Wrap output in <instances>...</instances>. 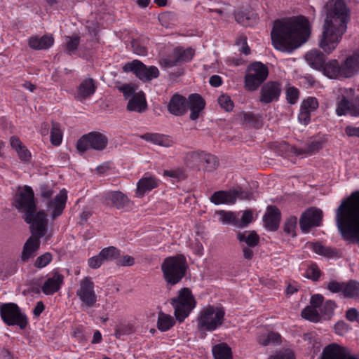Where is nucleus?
Masks as SVG:
<instances>
[{
	"label": "nucleus",
	"instance_id": "nucleus-25",
	"mask_svg": "<svg viewBox=\"0 0 359 359\" xmlns=\"http://www.w3.org/2000/svg\"><path fill=\"white\" fill-rule=\"evenodd\" d=\"M40 238L37 236H31L26 241L21 254V260L23 263L27 262L29 259L35 257L40 248Z\"/></svg>",
	"mask_w": 359,
	"mask_h": 359
},
{
	"label": "nucleus",
	"instance_id": "nucleus-1",
	"mask_svg": "<svg viewBox=\"0 0 359 359\" xmlns=\"http://www.w3.org/2000/svg\"><path fill=\"white\" fill-rule=\"evenodd\" d=\"M310 23L302 15L276 20L271 31L273 47L281 52L292 53L309 39Z\"/></svg>",
	"mask_w": 359,
	"mask_h": 359
},
{
	"label": "nucleus",
	"instance_id": "nucleus-46",
	"mask_svg": "<svg viewBox=\"0 0 359 359\" xmlns=\"http://www.w3.org/2000/svg\"><path fill=\"white\" fill-rule=\"evenodd\" d=\"M302 317L304 319L313 323H317L320 320V314L316 309L310 306H306L302 311Z\"/></svg>",
	"mask_w": 359,
	"mask_h": 359
},
{
	"label": "nucleus",
	"instance_id": "nucleus-56",
	"mask_svg": "<svg viewBox=\"0 0 359 359\" xmlns=\"http://www.w3.org/2000/svg\"><path fill=\"white\" fill-rule=\"evenodd\" d=\"M306 277L314 281L318 280L321 276V271L316 264H311L306 270Z\"/></svg>",
	"mask_w": 359,
	"mask_h": 359
},
{
	"label": "nucleus",
	"instance_id": "nucleus-63",
	"mask_svg": "<svg viewBox=\"0 0 359 359\" xmlns=\"http://www.w3.org/2000/svg\"><path fill=\"white\" fill-rule=\"evenodd\" d=\"M349 330V325L344 321H339L334 325L335 333L338 335H344Z\"/></svg>",
	"mask_w": 359,
	"mask_h": 359
},
{
	"label": "nucleus",
	"instance_id": "nucleus-62",
	"mask_svg": "<svg viewBox=\"0 0 359 359\" xmlns=\"http://www.w3.org/2000/svg\"><path fill=\"white\" fill-rule=\"evenodd\" d=\"M131 46L134 53L138 55H145L147 53V50L145 46H142L138 41L133 40L131 42Z\"/></svg>",
	"mask_w": 359,
	"mask_h": 359
},
{
	"label": "nucleus",
	"instance_id": "nucleus-2",
	"mask_svg": "<svg viewBox=\"0 0 359 359\" xmlns=\"http://www.w3.org/2000/svg\"><path fill=\"white\" fill-rule=\"evenodd\" d=\"M325 9L326 17L319 46L324 52L329 54L337 48L347 30L350 11L343 0L328 2Z\"/></svg>",
	"mask_w": 359,
	"mask_h": 359
},
{
	"label": "nucleus",
	"instance_id": "nucleus-15",
	"mask_svg": "<svg viewBox=\"0 0 359 359\" xmlns=\"http://www.w3.org/2000/svg\"><path fill=\"white\" fill-rule=\"evenodd\" d=\"M323 213L320 209L312 207L306 209L299 219V226L304 233H308L311 228L322 224Z\"/></svg>",
	"mask_w": 359,
	"mask_h": 359
},
{
	"label": "nucleus",
	"instance_id": "nucleus-55",
	"mask_svg": "<svg viewBox=\"0 0 359 359\" xmlns=\"http://www.w3.org/2000/svg\"><path fill=\"white\" fill-rule=\"evenodd\" d=\"M337 305L334 301H326L321 309V313L325 318H330L334 313Z\"/></svg>",
	"mask_w": 359,
	"mask_h": 359
},
{
	"label": "nucleus",
	"instance_id": "nucleus-36",
	"mask_svg": "<svg viewBox=\"0 0 359 359\" xmlns=\"http://www.w3.org/2000/svg\"><path fill=\"white\" fill-rule=\"evenodd\" d=\"M237 239L239 241L240 245L244 244V246L251 248L256 247L259 243V237L255 231L238 232Z\"/></svg>",
	"mask_w": 359,
	"mask_h": 359
},
{
	"label": "nucleus",
	"instance_id": "nucleus-22",
	"mask_svg": "<svg viewBox=\"0 0 359 359\" xmlns=\"http://www.w3.org/2000/svg\"><path fill=\"white\" fill-rule=\"evenodd\" d=\"M188 102V109L190 110L189 118L192 121L198 119L200 114L205 107V101L203 97L198 93L190 94L187 98Z\"/></svg>",
	"mask_w": 359,
	"mask_h": 359
},
{
	"label": "nucleus",
	"instance_id": "nucleus-57",
	"mask_svg": "<svg viewBox=\"0 0 359 359\" xmlns=\"http://www.w3.org/2000/svg\"><path fill=\"white\" fill-rule=\"evenodd\" d=\"M299 91L297 88L292 86L289 87L286 90V99L290 104H295L299 98Z\"/></svg>",
	"mask_w": 359,
	"mask_h": 359
},
{
	"label": "nucleus",
	"instance_id": "nucleus-41",
	"mask_svg": "<svg viewBox=\"0 0 359 359\" xmlns=\"http://www.w3.org/2000/svg\"><path fill=\"white\" fill-rule=\"evenodd\" d=\"M312 251L319 255H323L327 257H334L337 252L336 251L330 248L323 245L320 243H312L309 245Z\"/></svg>",
	"mask_w": 359,
	"mask_h": 359
},
{
	"label": "nucleus",
	"instance_id": "nucleus-27",
	"mask_svg": "<svg viewBox=\"0 0 359 359\" xmlns=\"http://www.w3.org/2000/svg\"><path fill=\"white\" fill-rule=\"evenodd\" d=\"M158 186V180L154 176L145 174L137 184L136 194L137 197H143L147 192Z\"/></svg>",
	"mask_w": 359,
	"mask_h": 359
},
{
	"label": "nucleus",
	"instance_id": "nucleus-33",
	"mask_svg": "<svg viewBox=\"0 0 359 359\" xmlns=\"http://www.w3.org/2000/svg\"><path fill=\"white\" fill-rule=\"evenodd\" d=\"M140 138L154 144L165 147H171L173 143L168 136L159 133H147L140 135Z\"/></svg>",
	"mask_w": 359,
	"mask_h": 359
},
{
	"label": "nucleus",
	"instance_id": "nucleus-53",
	"mask_svg": "<svg viewBox=\"0 0 359 359\" xmlns=\"http://www.w3.org/2000/svg\"><path fill=\"white\" fill-rule=\"evenodd\" d=\"M243 120L245 123L256 128H259L262 126L259 118L251 112L245 113L243 114Z\"/></svg>",
	"mask_w": 359,
	"mask_h": 359
},
{
	"label": "nucleus",
	"instance_id": "nucleus-16",
	"mask_svg": "<svg viewBox=\"0 0 359 359\" xmlns=\"http://www.w3.org/2000/svg\"><path fill=\"white\" fill-rule=\"evenodd\" d=\"M282 92L281 83L278 81H268L261 88L259 102L270 104L279 100Z\"/></svg>",
	"mask_w": 359,
	"mask_h": 359
},
{
	"label": "nucleus",
	"instance_id": "nucleus-28",
	"mask_svg": "<svg viewBox=\"0 0 359 359\" xmlns=\"http://www.w3.org/2000/svg\"><path fill=\"white\" fill-rule=\"evenodd\" d=\"M54 38L51 34L42 36H32L28 40L29 46L34 50H46L53 46Z\"/></svg>",
	"mask_w": 359,
	"mask_h": 359
},
{
	"label": "nucleus",
	"instance_id": "nucleus-26",
	"mask_svg": "<svg viewBox=\"0 0 359 359\" xmlns=\"http://www.w3.org/2000/svg\"><path fill=\"white\" fill-rule=\"evenodd\" d=\"M280 211L274 205H269L264 216V223L265 227L271 231H276L279 226L280 222Z\"/></svg>",
	"mask_w": 359,
	"mask_h": 359
},
{
	"label": "nucleus",
	"instance_id": "nucleus-48",
	"mask_svg": "<svg viewBox=\"0 0 359 359\" xmlns=\"http://www.w3.org/2000/svg\"><path fill=\"white\" fill-rule=\"evenodd\" d=\"M134 332V327L130 323H119L116 326L114 336L121 339L123 335L130 334Z\"/></svg>",
	"mask_w": 359,
	"mask_h": 359
},
{
	"label": "nucleus",
	"instance_id": "nucleus-39",
	"mask_svg": "<svg viewBox=\"0 0 359 359\" xmlns=\"http://www.w3.org/2000/svg\"><path fill=\"white\" fill-rule=\"evenodd\" d=\"M212 351L215 359H232L231 349L225 343L214 346Z\"/></svg>",
	"mask_w": 359,
	"mask_h": 359
},
{
	"label": "nucleus",
	"instance_id": "nucleus-44",
	"mask_svg": "<svg viewBox=\"0 0 359 359\" xmlns=\"http://www.w3.org/2000/svg\"><path fill=\"white\" fill-rule=\"evenodd\" d=\"M280 335L274 332H270L267 335L259 337L258 342L263 346L275 345L280 343Z\"/></svg>",
	"mask_w": 359,
	"mask_h": 359
},
{
	"label": "nucleus",
	"instance_id": "nucleus-9",
	"mask_svg": "<svg viewBox=\"0 0 359 359\" xmlns=\"http://www.w3.org/2000/svg\"><path fill=\"white\" fill-rule=\"evenodd\" d=\"M268 67L261 62H254L247 67L245 76V88L247 90L255 91L267 79Z\"/></svg>",
	"mask_w": 359,
	"mask_h": 359
},
{
	"label": "nucleus",
	"instance_id": "nucleus-42",
	"mask_svg": "<svg viewBox=\"0 0 359 359\" xmlns=\"http://www.w3.org/2000/svg\"><path fill=\"white\" fill-rule=\"evenodd\" d=\"M50 140L54 146H59L62 140V132L60 124L57 122L52 121L50 128Z\"/></svg>",
	"mask_w": 359,
	"mask_h": 359
},
{
	"label": "nucleus",
	"instance_id": "nucleus-18",
	"mask_svg": "<svg viewBox=\"0 0 359 359\" xmlns=\"http://www.w3.org/2000/svg\"><path fill=\"white\" fill-rule=\"evenodd\" d=\"M67 200V191L65 189H62L53 199L47 201L46 210L51 212V217L53 219L62 215L65 208Z\"/></svg>",
	"mask_w": 359,
	"mask_h": 359
},
{
	"label": "nucleus",
	"instance_id": "nucleus-45",
	"mask_svg": "<svg viewBox=\"0 0 359 359\" xmlns=\"http://www.w3.org/2000/svg\"><path fill=\"white\" fill-rule=\"evenodd\" d=\"M203 151H192L187 154L186 156V164L191 168L200 166L202 164Z\"/></svg>",
	"mask_w": 359,
	"mask_h": 359
},
{
	"label": "nucleus",
	"instance_id": "nucleus-13",
	"mask_svg": "<svg viewBox=\"0 0 359 359\" xmlns=\"http://www.w3.org/2000/svg\"><path fill=\"white\" fill-rule=\"evenodd\" d=\"M24 221L29 225L32 236L43 238L48 231V220L44 210L29 213L23 217Z\"/></svg>",
	"mask_w": 359,
	"mask_h": 359
},
{
	"label": "nucleus",
	"instance_id": "nucleus-34",
	"mask_svg": "<svg viewBox=\"0 0 359 359\" xmlns=\"http://www.w3.org/2000/svg\"><path fill=\"white\" fill-rule=\"evenodd\" d=\"M95 90L96 86H95L93 79H86L79 86L76 97L79 100L86 99L93 95Z\"/></svg>",
	"mask_w": 359,
	"mask_h": 359
},
{
	"label": "nucleus",
	"instance_id": "nucleus-54",
	"mask_svg": "<svg viewBox=\"0 0 359 359\" xmlns=\"http://www.w3.org/2000/svg\"><path fill=\"white\" fill-rule=\"evenodd\" d=\"M217 102L219 106L226 111H231L233 109V102L229 95H220L217 99Z\"/></svg>",
	"mask_w": 359,
	"mask_h": 359
},
{
	"label": "nucleus",
	"instance_id": "nucleus-49",
	"mask_svg": "<svg viewBox=\"0 0 359 359\" xmlns=\"http://www.w3.org/2000/svg\"><path fill=\"white\" fill-rule=\"evenodd\" d=\"M336 113L339 116L346 115L347 113L351 115V104L346 98L343 97L337 103Z\"/></svg>",
	"mask_w": 359,
	"mask_h": 359
},
{
	"label": "nucleus",
	"instance_id": "nucleus-24",
	"mask_svg": "<svg viewBox=\"0 0 359 359\" xmlns=\"http://www.w3.org/2000/svg\"><path fill=\"white\" fill-rule=\"evenodd\" d=\"M343 78H350L359 73V50L341 63Z\"/></svg>",
	"mask_w": 359,
	"mask_h": 359
},
{
	"label": "nucleus",
	"instance_id": "nucleus-10",
	"mask_svg": "<svg viewBox=\"0 0 359 359\" xmlns=\"http://www.w3.org/2000/svg\"><path fill=\"white\" fill-rule=\"evenodd\" d=\"M76 294L81 307L90 309L95 306L97 296L95 291V284L90 277H85L79 281Z\"/></svg>",
	"mask_w": 359,
	"mask_h": 359
},
{
	"label": "nucleus",
	"instance_id": "nucleus-5",
	"mask_svg": "<svg viewBox=\"0 0 359 359\" xmlns=\"http://www.w3.org/2000/svg\"><path fill=\"white\" fill-rule=\"evenodd\" d=\"M163 279L168 287H172L182 281L188 269L186 257L181 254L169 256L161 265Z\"/></svg>",
	"mask_w": 359,
	"mask_h": 359
},
{
	"label": "nucleus",
	"instance_id": "nucleus-51",
	"mask_svg": "<svg viewBox=\"0 0 359 359\" xmlns=\"http://www.w3.org/2000/svg\"><path fill=\"white\" fill-rule=\"evenodd\" d=\"M53 256L50 252H45L35 259L34 266L37 269L44 268L51 262Z\"/></svg>",
	"mask_w": 359,
	"mask_h": 359
},
{
	"label": "nucleus",
	"instance_id": "nucleus-12",
	"mask_svg": "<svg viewBox=\"0 0 359 359\" xmlns=\"http://www.w3.org/2000/svg\"><path fill=\"white\" fill-rule=\"evenodd\" d=\"M123 70L125 72H133L143 82L151 81L152 79H156L159 76V71L156 67H147L138 60H133L132 62H127L123 67Z\"/></svg>",
	"mask_w": 359,
	"mask_h": 359
},
{
	"label": "nucleus",
	"instance_id": "nucleus-11",
	"mask_svg": "<svg viewBox=\"0 0 359 359\" xmlns=\"http://www.w3.org/2000/svg\"><path fill=\"white\" fill-rule=\"evenodd\" d=\"M108 144V138L100 132H90L83 135L79 139L76 148L79 151L84 152L92 149L96 151L104 150Z\"/></svg>",
	"mask_w": 359,
	"mask_h": 359
},
{
	"label": "nucleus",
	"instance_id": "nucleus-7",
	"mask_svg": "<svg viewBox=\"0 0 359 359\" xmlns=\"http://www.w3.org/2000/svg\"><path fill=\"white\" fill-rule=\"evenodd\" d=\"M12 205L22 215V218L29 213H34L36 204L32 188L28 185L19 188L13 198Z\"/></svg>",
	"mask_w": 359,
	"mask_h": 359
},
{
	"label": "nucleus",
	"instance_id": "nucleus-47",
	"mask_svg": "<svg viewBox=\"0 0 359 359\" xmlns=\"http://www.w3.org/2000/svg\"><path fill=\"white\" fill-rule=\"evenodd\" d=\"M66 44H65V51L69 54L72 55L74 53V52L77 50L79 45L80 43V38L79 36H68L65 38Z\"/></svg>",
	"mask_w": 359,
	"mask_h": 359
},
{
	"label": "nucleus",
	"instance_id": "nucleus-29",
	"mask_svg": "<svg viewBox=\"0 0 359 359\" xmlns=\"http://www.w3.org/2000/svg\"><path fill=\"white\" fill-rule=\"evenodd\" d=\"M147 109V100L142 92H140L132 96L127 104V110L129 111L142 113L145 111Z\"/></svg>",
	"mask_w": 359,
	"mask_h": 359
},
{
	"label": "nucleus",
	"instance_id": "nucleus-31",
	"mask_svg": "<svg viewBox=\"0 0 359 359\" xmlns=\"http://www.w3.org/2000/svg\"><path fill=\"white\" fill-rule=\"evenodd\" d=\"M233 15L236 21L245 27L252 26L258 21L257 15L248 10L238 9Z\"/></svg>",
	"mask_w": 359,
	"mask_h": 359
},
{
	"label": "nucleus",
	"instance_id": "nucleus-61",
	"mask_svg": "<svg viewBox=\"0 0 359 359\" xmlns=\"http://www.w3.org/2000/svg\"><path fill=\"white\" fill-rule=\"evenodd\" d=\"M39 191L41 197L47 201L50 200L54 192L53 188L46 184L40 185Z\"/></svg>",
	"mask_w": 359,
	"mask_h": 359
},
{
	"label": "nucleus",
	"instance_id": "nucleus-58",
	"mask_svg": "<svg viewBox=\"0 0 359 359\" xmlns=\"http://www.w3.org/2000/svg\"><path fill=\"white\" fill-rule=\"evenodd\" d=\"M325 288L332 293H341L343 295L344 282L331 280L327 283Z\"/></svg>",
	"mask_w": 359,
	"mask_h": 359
},
{
	"label": "nucleus",
	"instance_id": "nucleus-14",
	"mask_svg": "<svg viewBox=\"0 0 359 359\" xmlns=\"http://www.w3.org/2000/svg\"><path fill=\"white\" fill-rule=\"evenodd\" d=\"M195 55L192 48H184L181 46L175 48L172 53L159 60V64L165 68H170L182 63L190 62Z\"/></svg>",
	"mask_w": 359,
	"mask_h": 359
},
{
	"label": "nucleus",
	"instance_id": "nucleus-4",
	"mask_svg": "<svg viewBox=\"0 0 359 359\" xmlns=\"http://www.w3.org/2000/svg\"><path fill=\"white\" fill-rule=\"evenodd\" d=\"M225 310L223 307L208 305L203 308L196 318V328L203 338L207 332H212L224 322Z\"/></svg>",
	"mask_w": 359,
	"mask_h": 359
},
{
	"label": "nucleus",
	"instance_id": "nucleus-17",
	"mask_svg": "<svg viewBox=\"0 0 359 359\" xmlns=\"http://www.w3.org/2000/svg\"><path fill=\"white\" fill-rule=\"evenodd\" d=\"M320 359H359V358L351 354L346 348L333 343L323 348Z\"/></svg>",
	"mask_w": 359,
	"mask_h": 359
},
{
	"label": "nucleus",
	"instance_id": "nucleus-3",
	"mask_svg": "<svg viewBox=\"0 0 359 359\" xmlns=\"http://www.w3.org/2000/svg\"><path fill=\"white\" fill-rule=\"evenodd\" d=\"M336 223L344 240L359 245V191L341 201L336 210Z\"/></svg>",
	"mask_w": 359,
	"mask_h": 359
},
{
	"label": "nucleus",
	"instance_id": "nucleus-37",
	"mask_svg": "<svg viewBox=\"0 0 359 359\" xmlns=\"http://www.w3.org/2000/svg\"><path fill=\"white\" fill-rule=\"evenodd\" d=\"M175 324V320L172 316L162 311L158 313L157 328L161 332L169 330Z\"/></svg>",
	"mask_w": 359,
	"mask_h": 359
},
{
	"label": "nucleus",
	"instance_id": "nucleus-59",
	"mask_svg": "<svg viewBox=\"0 0 359 359\" xmlns=\"http://www.w3.org/2000/svg\"><path fill=\"white\" fill-rule=\"evenodd\" d=\"M217 213L219 215V221L223 224H231L235 222L236 217L233 212L220 210Z\"/></svg>",
	"mask_w": 359,
	"mask_h": 359
},
{
	"label": "nucleus",
	"instance_id": "nucleus-43",
	"mask_svg": "<svg viewBox=\"0 0 359 359\" xmlns=\"http://www.w3.org/2000/svg\"><path fill=\"white\" fill-rule=\"evenodd\" d=\"M103 262H110L116 259L120 256V250L114 246L103 248L100 252Z\"/></svg>",
	"mask_w": 359,
	"mask_h": 359
},
{
	"label": "nucleus",
	"instance_id": "nucleus-52",
	"mask_svg": "<svg viewBox=\"0 0 359 359\" xmlns=\"http://www.w3.org/2000/svg\"><path fill=\"white\" fill-rule=\"evenodd\" d=\"M163 175L178 181L184 180L186 177L184 169L180 168L164 170Z\"/></svg>",
	"mask_w": 359,
	"mask_h": 359
},
{
	"label": "nucleus",
	"instance_id": "nucleus-19",
	"mask_svg": "<svg viewBox=\"0 0 359 359\" xmlns=\"http://www.w3.org/2000/svg\"><path fill=\"white\" fill-rule=\"evenodd\" d=\"M64 284V276L59 273L57 270H53L41 289L42 292L46 295H53L57 292L62 285Z\"/></svg>",
	"mask_w": 359,
	"mask_h": 359
},
{
	"label": "nucleus",
	"instance_id": "nucleus-35",
	"mask_svg": "<svg viewBox=\"0 0 359 359\" xmlns=\"http://www.w3.org/2000/svg\"><path fill=\"white\" fill-rule=\"evenodd\" d=\"M233 193L230 190L215 191L210 197V201L215 205L233 204Z\"/></svg>",
	"mask_w": 359,
	"mask_h": 359
},
{
	"label": "nucleus",
	"instance_id": "nucleus-8",
	"mask_svg": "<svg viewBox=\"0 0 359 359\" xmlns=\"http://www.w3.org/2000/svg\"><path fill=\"white\" fill-rule=\"evenodd\" d=\"M0 315L2 320L8 326L16 325L25 330L28 325V319L25 313L15 303H4L0 304Z\"/></svg>",
	"mask_w": 359,
	"mask_h": 359
},
{
	"label": "nucleus",
	"instance_id": "nucleus-32",
	"mask_svg": "<svg viewBox=\"0 0 359 359\" xmlns=\"http://www.w3.org/2000/svg\"><path fill=\"white\" fill-rule=\"evenodd\" d=\"M320 71L330 79L343 78L341 64L340 65L337 60H331L325 62Z\"/></svg>",
	"mask_w": 359,
	"mask_h": 359
},
{
	"label": "nucleus",
	"instance_id": "nucleus-40",
	"mask_svg": "<svg viewBox=\"0 0 359 359\" xmlns=\"http://www.w3.org/2000/svg\"><path fill=\"white\" fill-rule=\"evenodd\" d=\"M201 158V165H205V169L208 172L216 170L219 165V160L217 156L211 154L203 151Z\"/></svg>",
	"mask_w": 359,
	"mask_h": 359
},
{
	"label": "nucleus",
	"instance_id": "nucleus-60",
	"mask_svg": "<svg viewBox=\"0 0 359 359\" xmlns=\"http://www.w3.org/2000/svg\"><path fill=\"white\" fill-rule=\"evenodd\" d=\"M231 191L234 194V203H236L237 198L241 200L250 199L252 196V194L250 192L243 190L241 188H238L236 189H231Z\"/></svg>",
	"mask_w": 359,
	"mask_h": 359
},
{
	"label": "nucleus",
	"instance_id": "nucleus-6",
	"mask_svg": "<svg viewBox=\"0 0 359 359\" xmlns=\"http://www.w3.org/2000/svg\"><path fill=\"white\" fill-rule=\"evenodd\" d=\"M170 304L174 308L175 318L180 323L183 322L196 306L195 298L188 287L181 289L178 295L170 299Z\"/></svg>",
	"mask_w": 359,
	"mask_h": 359
},
{
	"label": "nucleus",
	"instance_id": "nucleus-23",
	"mask_svg": "<svg viewBox=\"0 0 359 359\" xmlns=\"http://www.w3.org/2000/svg\"><path fill=\"white\" fill-rule=\"evenodd\" d=\"M104 203L110 206L121 210L128 206L130 200L128 197L121 191H112L106 193L104 196Z\"/></svg>",
	"mask_w": 359,
	"mask_h": 359
},
{
	"label": "nucleus",
	"instance_id": "nucleus-38",
	"mask_svg": "<svg viewBox=\"0 0 359 359\" xmlns=\"http://www.w3.org/2000/svg\"><path fill=\"white\" fill-rule=\"evenodd\" d=\"M343 296L350 299L358 298L359 297V282L355 280L344 282Z\"/></svg>",
	"mask_w": 359,
	"mask_h": 359
},
{
	"label": "nucleus",
	"instance_id": "nucleus-21",
	"mask_svg": "<svg viewBox=\"0 0 359 359\" xmlns=\"http://www.w3.org/2000/svg\"><path fill=\"white\" fill-rule=\"evenodd\" d=\"M168 111L172 115L182 116L188 111V102L187 98L178 93L174 94L167 106Z\"/></svg>",
	"mask_w": 359,
	"mask_h": 359
},
{
	"label": "nucleus",
	"instance_id": "nucleus-50",
	"mask_svg": "<svg viewBox=\"0 0 359 359\" xmlns=\"http://www.w3.org/2000/svg\"><path fill=\"white\" fill-rule=\"evenodd\" d=\"M297 224V218L295 216L289 217L284 224L283 230L284 231L291 235L292 236H295V229Z\"/></svg>",
	"mask_w": 359,
	"mask_h": 359
},
{
	"label": "nucleus",
	"instance_id": "nucleus-30",
	"mask_svg": "<svg viewBox=\"0 0 359 359\" xmlns=\"http://www.w3.org/2000/svg\"><path fill=\"white\" fill-rule=\"evenodd\" d=\"M326 56L318 50H311L305 55V60L313 69L320 71L326 62Z\"/></svg>",
	"mask_w": 359,
	"mask_h": 359
},
{
	"label": "nucleus",
	"instance_id": "nucleus-20",
	"mask_svg": "<svg viewBox=\"0 0 359 359\" xmlns=\"http://www.w3.org/2000/svg\"><path fill=\"white\" fill-rule=\"evenodd\" d=\"M319 103L315 97L305 98L300 106V112L298 115L299 122L304 125H308L311 121V114L318 108Z\"/></svg>",
	"mask_w": 359,
	"mask_h": 359
},
{
	"label": "nucleus",
	"instance_id": "nucleus-64",
	"mask_svg": "<svg viewBox=\"0 0 359 359\" xmlns=\"http://www.w3.org/2000/svg\"><path fill=\"white\" fill-rule=\"evenodd\" d=\"M103 263L102 257H100V254L89 258L88 260L89 267L93 269H98Z\"/></svg>",
	"mask_w": 359,
	"mask_h": 359
}]
</instances>
